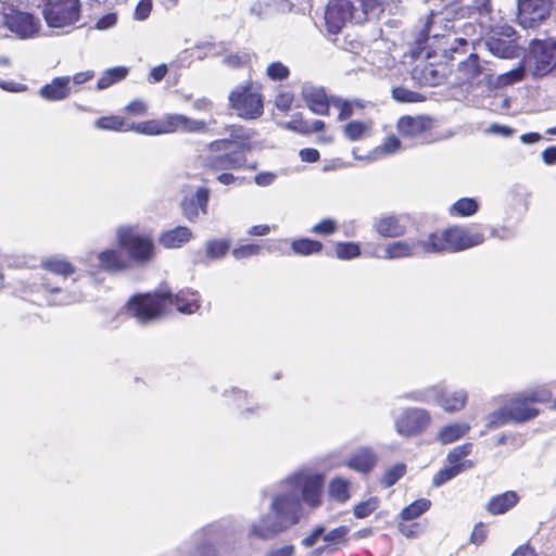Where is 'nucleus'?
<instances>
[{"mask_svg": "<svg viewBox=\"0 0 556 556\" xmlns=\"http://www.w3.org/2000/svg\"><path fill=\"white\" fill-rule=\"evenodd\" d=\"M201 307L198 291L184 288L173 292L168 287H160L150 292L136 293L125 304L126 313L140 324L160 320L174 312L192 315Z\"/></svg>", "mask_w": 556, "mask_h": 556, "instance_id": "1", "label": "nucleus"}, {"mask_svg": "<svg viewBox=\"0 0 556 556\" xmlns=\"http://www.w3.org/2000/svg\"><path fill=\"white\" fill-rule=\"evenodd\" d=\"M301 519V505L295 496L280 494L271 497L269 511L253 523L251 533L262 540H271L298 525Z\"/></svg>", "mask_w": 556, "mask_h": 556, "instance_id": "2", "label": "nucleus"}, {"mask_svg": "<svg viewBox=\"0 0 556 556\" xmlns=\"http://www.w3.org/2000/svg\"><path fill=\"white\" fill-rule=\"evenodd\" d=\"M64 289L50 275L42 273L30 276L27 280H21L15 289L14 294L35 305L55 306L60 305V295Z\"/></svg>", "mask_w": 556, "mask_h": 556, "instance_id": "3", "label": "nucleus"}, {"mask_svg": "<svg viewBox=\"0 0 556 556\" xmlns=\"http://www.w3.org/2000/svg\"><path fill=\"white\" fill-rule=\"evenodd\" d=\"M325 478L321 473H307L304 470L293 472L282 480L279 485L280 494H291L295 496L299 504L302 502L312 508L321 505V492Z\"/></svg>", "mask_w": 556, "mask_h": 556, "instance_id": "4", "label": "nucleus"}, {"mask_svg": "<svg viewBox=\"0 0 556 556\" xmlns=\"http://www.w3.org/2000/svg\"><path fill=\"white\" fill-rule=\"evenodd\" d=\"M116 242L125 251L131 267L147 266L156 256V247L152 236L140 232L130 226L117 229Z\"/></svg>", "mask_w": 556, "mask_h": 556, "instance_id": "5", "label": "nucleus"}, {"mask_svg": "<svg viewBox=\"0 0 556 556\" xmlns=\"http://www.w3.org/2000/svg\"><path fill=\"white\" fill-rule=\"evenodd\" d=\"M205 134L208 125L204 119H193L184 114H166L160 119H148L137 123L136 132L159 136L174 132Z\"/></svg>", "mask_w": 556, "mask_h": 556, "instance_id": "6", "label": "nucleus"}, {"mask_svg": "<svg viewBox=\"0 0 556 556\" xmlns=\"http://www.w3.org/2000/svg\"><path fill=\"white\" fill-rule=\"evenodd\" d=\"M226 130L230 132V138L210 142L207 144L208 154L199 157L203 169L218 172L240 167L238 159L226 151L243 138L242 128L241 126L230 125L226 127Z\"/></svg>", "mask_w": 556, "mask_h": 556, "instance_id": "7", "label": "nucleus"}, {"mask_svg": "<svg viewBox=\"0 0 556 556\" xmlns=\"http://www.w3.org/2000/svg\"><path fill=\"white\" fill-rule=\"evenodd\" d=\"M483 242V236L480 233H469L463 228L451 227L442 232L431 233L427 240L421 241L426 252H458Z\"/></svg>", "mask_w": 556, "mask_h": 556, "instance_id": "8", "label": "nucleus"}, {"mask_svg": "<svg viewBox=\"0 0 556 556\" xmlns=\"http://www.w3.org/2000/svg\"><path fill=\"white\" fill-rule=\"evenodd\" d=\"M42 16L51 28H64L81 17L80 0H42Z\"/></svg>", "mask_w": 556, "mask_h": 556, "instance_id": "9", "label": "nucleus"}, {"mask_svg": "<svg viewBox=\"0 0 556 556\" xmlns=\"http://www.w3.org/2000/svg\"><path fill=\"white\" fill-rule=\"evenodd\" d=\"M348 21H363L354 0H329L325 10V23L328 33L337 35Z\"/></svg>", "mask_w": 556, "mask_h": 556, "instance_id": "10", "label": "nucleus"}, {"mask_svg": "<svg viewBox=\"0 0 556 556\" xmlns=\"http://www.w3.org/2000/svg\"><path fill=\"white\" fill-rule=\"evenodd\" d=\"M430 422L431 415L427 409L408 407L395 418L394 428L401 437L413 438L422 434Z\"/></svg>", "mask_w": 556, "mask_h": 556, "instance_id": "11", "label": "nucleus"}, {"mask_svg": "<svg viewBox=\"0 0 556 556\" xmlns=\"http://www.w3.org/2000/svg\"><path fill=\"white\" fill-rule=\"evenodd\" d=\"M552 0H517V21L523 28H536L551 15Z\"/></svg>", "mask_w": 556, "mask_h": 556, "instance_id": "12", "label": "nucleus"}, {"mask_svg": "<svg viewBox=\"0 0 556 556\" xmlns=\"http://www.w3.org/2000/svg\"><path fill=\"white\" fill-rule=\"evenodd\" d=\"M529 59L533 74L543 77L556 66V41L533 39L529 46Z\"/></svg>", "mask_w": 556, "mask_h": 556, "instance_id": "13", "label": "nucleus"}, {"mask_svg": "<svg viewBox=\"0 0 556 556\" xmlns=\"http://www.w3.org/2000/svg\"><path fill=\"white\" fill-rule=\"evenodd\" d=\"M14 33L18 38H30L39 33L40 21L35 15L11 9L7 13L5 31Z\"/></svg>", "mask_w": 556, "mask_h": 556, "instance_id": "14", "label": "nucleus"}, {"mask_svg": "<svg viewBox=\"0 0 556 556\" xmlns=\"http://www.w3.org/2000/svg\"><path fill=\"white\" fill-rule=\"evenodd\" d=\"M97 271L109 275H118L129 270L131 267L125 251L119 248H106L96 255Z\"/></svg>", "mask_w": 556, "mask_h": 556, "instance_id": "15", "label": "nucleus"}, {"mask_svg": "<svg viewBox=\"0 0 556 556\" xmlns=\"http://www.w3.org/2000/svg\"><path fill=\"white\" fill-rule=\"evenodd\" d=\"M540 401L539 393L535 391L529 393H520L507 403L508 416L511 421L516 424H525L534 419L540 409L529 406V403H536Z\"/></svg>", "mask_w": 556, "mask_h": 556, "instance_id": "16", "label": "nucleus"}, {"mask_svg": "<svg viewBox=\"0 0 556 556\" xmlns=\"http://www.w3.org/2000/svg\"><path fill=\"white\" fill-rule=\"evenodd\" d=\"M433 121L427 116L404 115L399 118L396 128L403 138L415 139L430 131Z\"/></svg>", "mask_w": 556, "mask_h": 556, "instance_id": "17", "label": "nucleus"}, {"mask_svg": "<svg viewBox=\"0 0 556 556\" xmlns=\"http://www.w3.org/2000/svg\"><path fill=\"white\" fill-rule=\"evenodd\" d=\"M437 392L434 393L433 402L440 405L445 412H458L465 407L468 395L464 390L448 391L447 387L443 383L435 386Z\"/></svg>", "mask_w": 556, "mask_h": 556, "instance_id": "18", "label": "nucleus"}, {"mask_svg": "<svg viewBox=\"0 0 556 556\" xmlns=\"http://www.w3.org/2000/svg\"><path fill=\"white\" fill-rule=\"evenodd\" d=\"M278 126L282 129L293 131L302 136H309L312 134L321 132L326 128V123L321 119H315L312 123L304 118L301 112L292 115L288 122H280Z\"/></svg>", "mask_w": 556, "mask_h": 556, "instance_id": "19", "label": "nucleus"}, {"mask_svg": "<svg viewBox=\"0 0 556 556\" xmlns=\"http://www.w3.org/2000/svg\"><path fill=\"white\" fill-rule=\"evenodd\" d=\"M303 100L314 114L324 116L330 114L332 96L329 97L324 88H309L303 92Z\"/></svg>", "mask_w": 556, "mask_h": 556, "instance_id": "20", "label": "nucleus"}, {"mask_svg": "<svg viewBox=\"0 0 556 556\" xmlns=\"http://www.w3.org/2000/svg\"><path fill=\"white\" fill-rule=\"evenodd\" d=\"M378 462L377 454L371 447L363 446L353 452L346 459V465L351 469L368 473L370 472Z\"/></svg>", "mask_w": 556, "mask_h": 556, "instance_id": "21", "label": "nucleus"}, {"mask_svg": "<svg viewBox=\"0 0 556 556\" xmlns=\"http://www.w3.org/2000/svg\"><path fill=\"white\" fill-rule=\"evenodd\" d=\"M193 238L192 230L187 226H177L164 230L159 236V243L167 250L180 249Z\"/></svg>", "mask_w": 556, "mask_h": 556, "instance_id": "22", "label": "nucleus"}, {"mask_svg": "<svg viewBox=\"0 0 556 556\" xmlns=\"http://www.w3.org/2000/svg\"><path fill=\"white\" fill-rule=\"evenodd\" d=\"M40 268L43 269L46 274L59 276L62 279H67L77 270L76 266L71 261L60 255H51L43 258L40 262Z\"/></svg>", "mask_w": 556, "mask_h": 556, "instance_id": "23", "label": "nucleus"}, {"mask_svg": "<svg viewBox=\"0 0 556 556\" xmlns=\"http://www.w3.org/2000/svg\"><path fill=\"white\" fill-rule=\"evenodd\" d=\"M262 86L252 81L245 84V118L256 119L264 113V97Z\"/></svg>", "mask_w": 556, "mask_h": 556, "instance_id": "24", "label": "nucleus"}, {"mask_svg": "<svg viewBox=\"0 0 556 556\" xmlns=\"http://www.w3.org/2000/svg\"><path fill=\"white\" fill-rule=\"evenodd\" d=\"M71 77L60 76L46 84L39 90L40 96L48 101H60L71 94Z\"/></svg>", "mask_w": 556, "mask_h": 556, "instance_id": "25", "label": "nucleus"}, {"mask_svg": "<svg viewBox=\"0 0 556 556\" xmlns=\"http://www.w3.org/2000/svg\"><path fill=\"white\" fill-rule=\"evenodd\" d=\"M486 47L492 54L502 59H514L518 56V42L502 38L498 35L490 36L486 40Z\"/></svg>", "mask_w": 556, "mask_h": 556, "instance_id": "26", "label": "nucleus"}, {"mask_svg": "<svg viewBox=\"0 0 556 556\" xmlns=\"http://www.w3.org/2000/svg\"><path fill=\"white\" fill-rule=\"evenodd\" d=\"M519 502V496L515 491H506L504 493L492 496L488 502L485 509L491 515H502L515 507Z\"/></svg>", "mask_w": 556, "mask_h": 556, "instance_id": "27", "label": "nucleus"}, {"mask_svg": "<svg viewBox=\"0 0 556 556\" xmlns=\"http://www.w3.org/2000/svg\"><path fill=\"white\" fill-rule=\"evenodd\" d=\"M94 126L101 130L126 132L130 130L136 131L137 124L130 123L119 115H106L97 118Z\"/></svg>", "mask_w": 556, "mask_h": 556, "instance_id": "28", "label": "nucleus"}, {"mask_svg": "<svg viewBox=\"0 0 556 556\" xmlns=\"http://www.w3.org/2000/svg\"><path fill=\"white\" fill-rule=\"evenodd\" d=\"M457 70L463 81L466 83H472L484 72L480 58L476 53H470L465 61L458 64Z\"/></svg>", "mask_w": 556, "mask_h": 556, "instance_id": "29", "label": "nucleus"}, {"mask_svg": "<svg viewBox=\"0 0 556 556\" xmlns=\"http://www.w3.org/2000/svg\"><path fill=\"white\" fill-rule=\"evenodd\" d=\"M375 228L382 237H400L405 232V225L393 215L381 218L375 224Z\"/></svg>", "mask_w": 556, "mask_h": 556, "instance_id": "30", "label": "nucleus"}, {"mask_svg": "<svg viewBox=\"0 0 556 556\" xmlns=\"http://www.w3.org/2000/svg\"><path fill=\"white\" fill-rule=\"evenodd\" d=\"M129 73L126 66H115L106 70L97 81V88L99 90L106 89L112 85L122 81L127 77Z\"/></svg>", "mask_w": 556, "mask_h": 556, "instance_id": "31", "label": "nucleus"}, {"mask_svg": "<svg viewBox=\"0 0 556 556\" xmlns=\"http://www.w3.org/2000/svg\"><path fill=\"white\" fill-rule=\"evenodd\" d=\"M470 427L468 424H450L444 426L439 434L438 440L442 444H450L462 437H464L468 431Z\"/></svg>", "mask_w": 556, "mask_h": 556, "instance_id": "32", "label": "nucleus"}, {"mask_svg": "<svg viewBox=\"0 0 556 556\" xmlns=\"http://www.w3.org/2000/svg\"><path fill=\"white\" fill-rule=\"evenodd\" d=\"M323 243L311 238H300L291 242V250L296 255L308 256L319 253L323 250Z\"/></svg>", "mask_w": 556, "mask_h": 556, "instance_id": "33", "label": "nucleus"}, {"mask_svg": "<svg viewBox=\"0 0 556 556\" xmlns=\"http://www.w3.org/2000/svg\"><path fill=\"white\" fill-rule=\"evenodd\" d=\"M350 528L348 526H339L330 531H325L324 541L336 552L339 546H348V534Z\"/></svg>", "mask_w": 556, "mask_h": 556, "instance_id": "34", "label": "nucleus"}, {"mask_svg": "<svg viewBox=\"0 0 556 556\" xmlns=\"http://www.w3.org/2000/svg\"><path fill=\"white\" fill-rule=\"evenodd\" d=\"M331 106L339 110L338 121H348L354 113V108L363 109L364 104L359 100H346L341 97L332 96Z\"/></svg>", "mask_w": 556, "mask_h": 556, "instance_id": "35", "label": "nucleus"}, {"mask_svg": "<svg viewBox=\"0 0 556 556\" xmlns=\"http://www.w3.org/2000/svg\"><path fill=\"white\" fill-rule=\"evenodd\" d=\"M431 507V501L428 498H418L404 507L400 514L403 520L409 521L418 518Z\"/></svg>", "mask_w": 556, "mask_h": 556, "instance_id": "36", "label": "nucleus"}, {"mask_svg": "<svg viewBox=\"0 0 556 556\" xmlns=\"http://www.w3.org/2000/svg\"><path fill=\"white\" fill-rule=\"evenodd\" d=\"M415 245L406 241H395L388 244L384 249V258H402L414 255Z\"/></svg>", "mask_w": 556, "mask_h": 556, "instance_id": "37", "label": "nucleus"}, {"mask_svg": "<svg viewBox=\"0 0 556 556\" xmlns=\"http://www.w3.org/2000/svg\"><path fill=\"white\" fill-rule=\"evenodd\" d=\"M349 486L350 482L346 479L341 477L332 479L328 488L330 497L340 503L346 502L350 498Z\"/></svg>", "mask_w": 556, "mask_h": 556, "instance_id": "38", "label": "nucleus"}, {"mask_svg": "<svg viewBox=\"0 0 556 556\" xmlns=\"http://www.w3.org/2000/svg\"><path fill=\"white\" fill-rule=\"evenodd\" d=\"M230 241L226 239H212L205 243V255L210 260H218L224 257L229 249Z\"/></svg>", "mask_w": 556, "mask_h": 556, "instance_id": "39", "label": "nucleus"}, {"mask_svg": "<svg viewBox=\"0 0 556 556\" xmlns=\"http://www.w3.org/2000/svg\"><path fill=\"white\" fill-rule=\"evenodd\" d=\"M369 128V123L351 121L343 126V135L350 141H357L368 132Z\"/></svg>", "mask_w": 556, "mask_h": 556, "instance_id": "40", "label": "nucleus"}, {"mask_svg": "<svg viewBox=\"0 0 556 556\" xmlns=\"http://www.w3.org/2000/svg\"><path fill=\"white\" fill-rule=\"evenodd\" d=\"M218 539L215 533H208L195 547L194 556H217Z\"/></svg>", "mask_w": 556, "mask_h": 556, "instance_id": "41", "label": "nucleus"}, {"mask_svg": "<svg viewBox=\"0 0 556 556\" xmlns=\"http://www.w3.org/2000/svg\"><path fill=\"white\" fill-rule=\"evenodd\" d=\"M361 255V245L357 242H338L336 256L340 260H352Z\"/></svg>", "mask_w": 556, "mask_h": 556, "instance_id": "42", "label": "nucleus"}, {"mask_svg": "<svg viewBox=\"0 0 556 556\" xmlns=\"http://www.w3.org/2000/svg\"><path fill=\"white\" fill-rule=\"evenodd\" d=\"M462 472L460 466H456L455 464H451L450 466L443 467L438 471V473L433 477L432 485L434 488H439L446 483L447 481L454 479Z\"/></svg>", "mask_w": 556, "mask_h": 556, "instance_id": "43", "label": "nucleus"}, {"mask_svg": "<svg viewBox=\"0 0 556 556\" xmlns=\"http://www.w3.org/2000/svg\"><path fill=\"white\" fill-rule=\"evenodd\" d=\"M405 473L406 464L397 463L386 471L383 478L381 479V484L384 488H390L394 485Z\"/></svg>", "mask_w": 556, "mask_h": 556, "instance_id": "44", "label": "nucleus"}, {"mask_svg": "<svg viewBox=\"0 0 556 556\" xmlns=\"http://www.w3.org/2000/svg\"><path fill=\"white\" fill-rule=\"evenodd\" d=\"M392 97L395 101L401 103L419 102L424 99L418 92L412 91L402 86L392 89Z\"/></svg>", "mask_w": 556, "mask_h": 556, "instance_id": "45", "label": "nucleus"}, {"mask_svg": "<svg viewBox=\"0 0 556 556\" xmlns=\"http://www.w3.org/2000/svg\"><path fill=\"white\" fill-rule=\"evenodd\" d=\"M435 392H437L435 386H432V387H429L426 389L415 390V391L405 393L401 397L413 401V402L429 403V402H433Z\"/></svg>", "mask_w": 556, "mask_h": 556, "instance_id": "46", "label": "nucleus"}, {"mask_svg": "<svg viewBox=\"0 0 556 556\" xmlns=\"http://www.w3.org/2000/svg\"><path fill=\"white\" fill-rule=\"evenodd\" d=\"M378 503L379 501L377 497H369L368 500L355 505L353 514L358 519L366 518L378 508Z\"/></svg>", "mask_w": 556, "mask_h": 556, "instance_id": "47", "label": "nucleus"}, {"mask_svg": "<svg viewBox=\"0 0 556 556\" xmlns=\"http://www.w3.org/2000/svg\"><path fill=\"white\" fill-rule=\"evenodd\" d=\"M266 74L271 80H285L289 77L290 71L288 66L282 64L281 62H273L266 68Z\"/></svg>", "mask_w": 556, "mask_h": 556, "instance_id": "48", "label": "nucleus"}, {"mask_svg": "<svg viewBox=\"0 0 556 556\" xmlns=\"http://www.w3.org/2000/svg\"><path fill=\"white\" fill-rule=\"evenodd\" d=\"M294 94L290 91H280L276 94L274 103L278 111L287 113L292 109Z\"/></svg>", "mask_w": 556, "mask_h": 556, "instance_id": "49", "label": "nucleus"}, {"mask_svg": "<svg viewBox=\"0 0 556 556\" xmlns=\"http://www.w3.org/2000/svg\"><path fill=\"white\" fill-rule=\"evenodd\" d=\"M355 2L358 3V12L363 20H366L369 13H374L377 10L382 11L384 0H354Z\"/></svg>", "mask_w": 556, "mask_h": 556, "instance_id": "50", "label": "nucleus"}, {"mask_svg": "<svg viewBox=\"0 0 556 556\" xmlns=\"http://www.w3.org/2000/svg\"><path fill=\"white\" fill-rule=\"evenodd\" d=\"M337 231V222L332 218H325L314 225L311 232L319 236H330Z\"/></svg>", "mask_w": 556, "mask_h": 556, "instance_id": "51", "label": "nucleus"}, {"mask_svg": "<svg viewBox=\"0 0 556 556\" xmlns=\"http://www.w3.org/2000/svg\"><path fill=\"white\" fill-rule=\"evenodd\" d=\"M509 421H511V417L508 416V407L506 404L504 407L495 410L490 415L488 427L497 428L508 424Z\"/></svg>", "mask_w": 556, "mask_h": 556, "instance_id": "52", "label": "nucleus"}, {"mask_svg": "<svg viewBox=\"0 0 556 556\" xmlns=\"http://www.w3.org/2000/svg\"><path fill=\"white\" fill-rule=\"evenodd\" d=\"M472 451V444L471 443H465L458 446H455L452 448L447 454V460L450 464H457L459 463L464 457L468 456Z\"/></svg>", "mask_w": 556, "mask_h": 556, "instance_id": "53", "label": "nucleus"}, {"mask_svg": "<svg viewBox=\"0 0 556 556\" xmlns=\"http://www.w3.org/2000/svg\"><path fill=\"white\" fill-rule=\"evenodd\" d=\"M229 106L238 112L239 116H243V87L238 86L228 97Z\"/></svg>", "mask_w": 556, "mask_h": 556, "instance_id": "54", "label": "nucleus"}, {"mask_svg": "<svg viewBox=\"0 0 556 556\" xmlns=\"http://www.w3.org/2000/svg\"><path fill=\"white\" fill-rule=\"evenodd\" d=\"M326 527L324 525H317L308 535L302 539V545L306 548L313 547L319 539L324 540Z\"/></svg>", "mask_w": 556, "mask_h": 556, "instance_id": "55", "label": "nucleus"}, {"mask_svg": "<svg viewBox=\"0 0 556 556\" xmlns=\"http://www.w3.org/2000/svg\"><path fill=\"white\" fill-rule=\"evenodd\" d=\"M152 0H139L135 9L134 17L137 21L147 20L152 11Z\"/></svg>", "mask_w": 556, "mask_h": 556, "instance_id": "56", "label": "nucleus"}, {"mask_svg": "<svg viewBox=\"0 0 556 556\" xmlns=\"http://www.w3.org/2000/svg\"><path fill=\"white\" fill-rule=\"evenodd\" d=\"M210 200V190L207 188H199L192 199V204L198 208H206Z\"/></svg>", "mask_w": 556, "mask_h": 556, "instance_id": "57", "label": "nucleus"}, {"mask_svg": "<svg viewBox=\"0 0 556 556\" xmlns=\"http://www.w3.org/2000/svg\"><path fill=\"white\" fill-rule=\"evenodd\" d=\"M167 73H168L167 65L164 64V63L160 64V65L154 66L153 68H151V71L149 72V75H148V80L151 84L159 83V81H161V80H163L165 78Z\"/></svg>", "mask_w": 556, "mask_h": 556, "instance_id": "58", "label": "nucleus"}, {"mask_svg": "<svg viewBox=\"0 0 556 556\" xmlns=\"http://www.w3.org/2000/svg\"><path fill=\"white\" fill-rule=\"evenodd\" d=\"M147 104L143 101L134 100L125 108V111L134 116H142L147 113Z\"/></svg>", "mask_w": 556, "mask_h": 556, "instance_id": "59", "label": "nucleus"}, {"mask_svg": "<svg viewBox=\"0 0 556 556\" xmlns=\"http://www.w3.org/2000/svg\"><path fill=\"white\" fill-rule=\"evenodd\" d=\"M299 156L302 162L315 163V162L319 161L320 153L315 148H304V149L300 150Z\"/></svg>", "mask_w": 556, "mask_h": 556, "instance_id": "60", "label": "nucleus"}, {"mask_svg": "<svg viewBox=\"0 0 556 556\" xmlns=\"http://www.w3.org/2000/svg\"><path fill=\"white\" fill-rule=\"evenodd\" d=\"M493 35H498L502 38L511 39L515 42H517V39H518V35H517V31L515 30V28L507 24L496 27L493 30Z\"/></svg>", "mask_w": 556, "mask_h": 556, "instance_id": "61", "label": "nucleus"}, {"mask_svg": "<svg viewBox=\"0 0 556 556\" xmlns=\"http://www.w3.org/2000/svg\"><path fill=\"white\" fill-rule=\"evenodd\" d=\"M294 554L295 546L293 544H286L267 551L263 556H294Z\"/></svg>", "mask_w": 556, "mask_h": 556, "instance_id": "62", "label": "nucleus"}, {"mask_svg": "<svg viewBox=\"0 0 556 556\" xmlns=\"http://www.w3.org/2000/svg\"><path fill=\"white\" fill-rule=\"evenodd\" d=\"M400 139L396 136L391 135L384 139L383 143L381 144V150L387 153H394L400 149Z\"/></svg>", "mask_w": 556, "mask_h": 556, "instance_id": "63", "label": "nucleus"}, {"mask_svg": "<svg viewBox=\"0 0 556 556\" xmlns=\"http://www.w3.org/2000/svg\"><path fill=\"white\" fill-rule=\"evenodd\" d=\"M116 22H117L116 14L108 13L98 20L96 26L98 29H108V28L112 27L113 25H115Z\"/></svg>", "mask_w": 556, "mask_h": 556, "instance_id": "64", "label": "nucleus"}]
</instances>
